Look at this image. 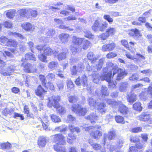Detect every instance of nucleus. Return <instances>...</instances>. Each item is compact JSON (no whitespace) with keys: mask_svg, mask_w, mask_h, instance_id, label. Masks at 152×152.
<instances>
[{"mask_svg":"<svg viewBox=\"0 0 152 152\" xmlns=\"http://www.w3.org/2000/svg\"><path fill=\"white\" fill-rule=\"evenodd\" d=\"M106 32L109 36H112L115 33V29L114 28L110 27L106 30Z\"/></svg>","mask_w":152,"mask_h":152,"instance_id":"nucleus-45","label":"nucleus"},{"mask_svg":"<svg viewBox=\"0 0 152 152\" xmlns=\"http://www.w3.org/2000/svg\"><path fill=\"white\" fill-rule=\"evenodd\" d=\"M116 132L114 130L108 132L107 138L109 140L114 139L116 136Z\"/></svg>","mask_w":152,"mask_h":152,"instance_id":"nucleus-36","label":"nucleus"},{"mask_svg":"<svg viewBox=\"0 0 152 152\" xmlns=\"http://www.w3.org/2000/svg\"><path fill=\"white\" fill-rule=\"evenodd\" d=\"M84 68V66L82 63L78 64L77 68V72H82Z\"/></svg>","mask_w":152,"mask_h":152,"instance_id":"nucleus-63","label":"nucleus"},{"mask_svg":"<svg viewBox=\"0 0 152 152\" xmlns=\"http://www.w3.org/2000/svg\"><path fill=\"white\" fill-rule=\"evenodd\" d=\"M102 96L105 97L109 96V93L108 91L107 88L105 87L103 88L101 90Z\"/></svg>","mask_w":152,"mask_h":152,"instance_id":"nucleus-50","label":"nucleus"},{"mask_svg":"<svg viewBox=\"0 0 152 152\" xmlns=\"http://www.w3.org/2000/svg\"><path fill=\"white\" fill-rule=\"evenodd\" d=\"M15 67L13 66H11L7 68V72L2 71L1 73L3 75H12V73L14 71Z\"/></svg>","mask_w":152,"mask_h":152,"instance_id":"nucleus-24","label":"nucleus"},{"mask_svg":"<svg viewBox=\"0 0 152 152\" xmlns=\"http://www.w3.org/2000/svg\"><path fill=\"white\" fill-rule=\"evenodd\" d=\"M106 104L104 103H101L98 105V110L101 113H105L106 109L105 108Z\"/></svg>","mask_w":152,"mask_h":152,"instance_id":"nucleus-34","label":"nucleus"},{"mask_svg":"<svg viewBox=\"0 0 152 152\" xmlns=\"http://www.w3.org/2000/svg\"><path fill=\"white\" fill-rule=\"evenodd\" d=\"M84 32L85 34L84 36L85 37L91 39L94 38V36L89 31L85 30L84 31Z\"/></svg>","mask_w":152,"mask_h":152,"instance_id":"nucleus-46","label":"nucleus"},{"mask_svg":"<svg viewBox=\"0 0 152 152\" xmlns=\"http://www.w3.org/2000/svg\"><path fill=\"white\" fill-rule=\"evenodd\" d=\"M68 128L69 131L72 133L76 132L77 133L80 132V128L77 127H74L73 126L70 125L68 126Z\"/></svg>","mask_w":152,"mask_h":152,"instance_id":"nucleus-41","label":"nucleus"},{"mask_svg":"<svg viewBox=\"0 0 152 152\" xmlns=\"http://www.w3.org/2000/svg\"><path fill=\"white\" fill-rule=\"evenodd\" d=\"M129 34L131 36L134 37H137L140 36V31L136 28L131 30L129 33Z\"/></svg>","mask_w":152,"mask_h":152,"instance_id":"nucleus-37","label":"nucleus"},{"mask_svg":"<svg viewBox=\"0 0 152 152\" xmlns=\"http://www.w3.org/2000/svg\"><path fill=\"white\" fill-rule=\"evenodd\" d=\"M44 55L48 56H50L53 54L55 51H53L52 50L48 47H45L44 48Z\"/></svg>","mask_w":152,"mask_h":152,"instance_id":"nucleus-33","label":"nucleus"},{"mask_svg":"<svg viewBox=\"0 0 152 152\" xmlns=\"http://www.w3.org/2000/svg\"><path fill=\"white\" fill-rule=\"evenodd\" d=\"M83 44L82 47V48L84 50H86L90 47L91 45L90 42L87 40L83 41Z\"/></svg>","mask_w":152,"mask_h":152,"instance_id":"nucleus-44","label":"nucleus"},{"mask_svg":"<svg viewBox=\"0 0 152 152\" xmlns=\"http://www.w3.org/2000/svg\"><path fill=\"white\" fill-rule=\"evenodd\" d=\"M53 140L54 142H58L61 145L66 144L65 137L62 134L59 133L53 135Z\"/></svg>","mask_w":152,"mask_h":152,"instance_id":"nucleus-8","label":"nucleus"},{"mask_svg":"<svg viewBox=\"0 0 152 152\" xmlns=\"http://www.w3.org/2000/svg\"><path fill=\"white\" fill-rule=\"evenodd\" d=\"M68 88L69 90L73 89L74 88V85L72 82L71 81H68L67 83Z\"/></svg>","mask_w":152,"mask_h":152,"instance_id":"nucleus-60","label":"nucleus"},{"mask_svg":"<svg viewBox=\"0 0 152 152\" xmlns=\"http://www.w3.org/2000/svg\"><path fill=\"white\" fill-rule=\"evenodd\" d=\"M47 90L44 89L41 85H39L35 91V95L38 96L42 100L44 99L45 95L47 93Z\"/></svg>","mask_w":152,"mask_h":152,"instance_id":"nucleus-9","label":"nucleus"},{"mask_svg":"<svg viewBox=\"0 0 152 152\" xmlns=\"http://www.w3.org/2000/svg\"><path fill=\"white\" fill-rule=\"evenodd\" d=\"M100 23L101 21L96 20L94 22L93 25L92 26V30L95 31H99L100 26Z\"/></svg>","mask_w":152,"mask_h":152,"instance_id":"nucleus-29","label":"nucleus"},{"mask_svg":"<svg viewBox=\"0 0 152 152\" xmlns=\"http://www.w3.org/2000/svg\"><path fill=\"white\" fill-rule=\"evenodd\" d=\"M44 77H42L40 79L42 85L48 91L51 92L55 91L56 88L54 85L50 81L46 83V80Z\"/></svg>","mask_w":152,"mask_h":152,"instance_id":"nucleus-7","label":"nucleus"},{"mask_svg":"<svg viewBox=\"0 0 152 152\" xmlns=\"http://www.w3.org/2000/svg\"><path fill=\"white\" fill-rule=\"evenodd\" d=\"M140 99L141 100H145L147 98L146 93L145 92L142 91L139 95Z\"/></svg>","mask_w":152,"mask_h":152,"instance_id":"nucleus-52","label":"nucleus"},{"mask_svg":"<svg viewBox=\"0 0 152 152\" xmlns=\"http://www.w3.org/2000/svg\"><path fill=\"white\" fill-rule=\"evenodd\" d=\"M130 141L132 142L135 143L140 142V140L137 136H131L130 137Z\"/></svg>","mask_w":152,"mask_h":152,"instance_id":"nucleus-48","label":"nucleus"},{"mask_svg":"<svg viewBox=\"0 0 152 152\" xmlns=\"http://www.w3.org/2000/svg\"><path fill=\"white\" fill-rule=\"evenodd\" d=\"M71 108L73 112L79 114L80 116L85 115L88 111L87 108L83 107L80 104H72Z\"/></svg>","mask_w":152,"mask_h":152,"instance_id":"nucleus-2","label":"nucleus"},{"mask_svg":"<svg viewBox=\"0 0 152 152\" xmlns=\"http://www.w3.org/2000/svg\"><path fill=\"white\" fill-rule=\"evenodd\" d=\"M98 118V116L95 115L94 113L90 114L86 117V119L89 120L91 123H95Z\"/></svg>","mask_w":152,"mask_h":152,"instance_id":"nucleus-21","label":"nucleus"},{"mask_svg":"<svg viewBox=\"0 0 152 152\" xmlns=\"http://www.w3.org/2000/svg\"><path fill=\"white\" fill-rule=\"evenodd\" d=\"M93 149L96 151H98L101 149L102 146L100 144L96 143H94L91 145Z\"/></svg>","mask_w":152,"mask_h":152,"instance_id":"nucleus-56","label":"nucleus"},{"mask_svg":"<svg viewBox=\"0 0 152 152\" xmlns=\"http://www.w3.org/2000/svg\"><path fill=\"white\" fill-rule=\"evenodd\" d=\"M84 40V39L83 38L78 37L75 36L73 37L72 44L70 47V50L74 54L77 52L79 46L81 45Z\"/></svg>","mask_w":152,"mask_h":152,"instance_id":"nucleus-3","label":"nucleus"},{"mask_svg":"<svg viewBox=\"0 0 152 152\" xmlns=\"http://www.w3.org/2000/svg\"><path fill=\"white\" fill-rule=\"evenodd\" d=\"M25 58L26 60H32L34 61H35L36 58L34 55L31 53H28L26 54L25 56Z\"/></svg>","mask_w":152,"mask_h":152,"instance_id":"nucleus-43","label":"nucleus"},{"mask_svg":"<svg viewBox=\"0 0 152 152\" xmlns=\"http://www.w3.org/2000/svg\"><path fill=\"white\" fill-rule=\"evenodd\" d=\"M45 55L44 53L42 54L39 56V58L40 61L47 62V61L46 60L47 57Z\"/></svg>","mask_w":152,"mask_h":152,"instance_id":"nucleus-64","label":"nucleus"},{"mask_svg":"<svg viewBox=\"0 0 152 152\" xmlns=\"http://www.w3.org/2000/svg\"><path fill=\"white\" fill-rule=\"evenodd\" d=\"M10 35H13L15 37H19L21 39L26 40V38L19 33H16L15 32H10Z\"/></svg>","mask_w":152,"mask_h":152,"instance_id":"nucleus-47","label":"nucleus"},{"mask_svg":"<svg viewBox=\"0 0 152 152\" xmlns=\"http://www.w3.org/2000/svg\"><path fill=\"white\" fill-rule=\"evenodd\" d=\"M138 120L142 122H147L148 124H152V114L143 112L139 115Z\"/></svg>","mask_w":152,"mask_h":152,"instance_id":"nucleus-6","label":"nucleus"},{"mask_svg":"<svg viewBox=\"0 0 152 152\" xmlns=\"http://www.w3.org/2000/svg\"><path fill=\"white\" fill-rule=\"evenodd\" d=\"M147 92V94L152 98V84H150L148 87Z\"/></svg>","mask_w":152,"mask_h":152,"instance_id":"nucleus-58","label":"nucleus"},{"mask_svg":"<svg viewBox=\"0 0 152 152\" xmlns=\"http://www.w3.org/2000/svg\"><path fill=\"white\" fill-rule=\"evenodd\" d=\"M22 65L23 66L24 71L26 72L30 73L36 72V68L32 66L30 63L25 64L23 63L22 64Z\"/></svg>","mask_w":152,"mask_h":152,"instance_id":"nucleus-12","label":"nucleus"},{"mask_svg":"<svg viewBox=\"0 0 152 152\" xmlns=\"http://www.w3.org/2000/svg\"><path fill=\"white\" fill-rule=\"evenodd\" d=\"M125 55L127 58L136 61H140L142 60L145 59L143 56L138 53H137L135 56H133L130 53L126 52Z\"/></svg>","mask_w":152,"mask_h":152,"instance_id":"nucleus-10","label":"nucleus"},{"mask_svg":"<svg viewBox=\"0 0 152 152\" xmlns=\"http://www.w3.org/2000/svg\"><path fill=\"white\" fill-rule=\"evenodd\" d=\"M131 131L133 133H137L142 131V128L141 127H137L132 129Z\"/></svg>","mask_w":152,"mask_h":152,"instance_id":"nucleus-55","label":"nucleus"},{"mask_svg":"<svg viewBox=\"0 0 152 152\" xmlns=\"http://www.w3.org/2000/svg\"><path fill=\"white\" fill-rule=\"evenodd\" d=\"M135 146L137 150L142 149L144 147L143 145L140 142L135 143Z\"/></svg>","mask_w":152,"mask_h":152,"instance_id":"nucleus-62","label":"nucleus"},{"mask_svg":"<svg viewBox=\"0 0 152 152\" xmlns=\"http://www.w3.org/2000/svg\"><path fill=\"white\" fill-rule=\"evenodd\" d=\"M75 83L78 86L81 84L84 87L87 86L88 83L87 77H82L81 78H80V77H78L76 79Z\"/></svg>","mask_w":152,"mask_h":152,"instance_id":"nucleus-11","label":"nucleus"},{"mask_svg":"<svg viewBox=\"0 0 152 152\" xmlns=\"http://www.w3.org/2000/svg\"><path fill=\"white\" fill-rule=\"evenodd\" d=\"M100 25L99 31H103L108 27V24L106 22L101 21V23Z\"/></svg>","mask_w":152,"mask_h":152,"instance_id":"nucleus-40","label":"nucleus"},{"mask_svg":"<svg viewBox=\"0 0 152 152\" xmlns=\"http://www.w3.org/2000/svg\"><path fill=\"white\" fill-rule=\"evenodd\" d=\"M141 103L140 102H137L133 105V109L135 110L140 112L142 109Z\"/></svg>","mask_w":152,"mask_h":152,"instance_id":"nucleus-25","label":"nucleus"},{"mask_svg":"<svg viewBox=\"0 0 152 152\" xmlns=\"http://www.w3.org/2000/svg\"><path fill=\"white\" fill-rule=\"evenodd\" d=\"M126 99L129 102L133 103L136 101L137 96L134 93H131L127 95Z\"/></svg>","mask_w":152,"mask_h":152,"instance_id":"nucleus-16","label":"nucleus"},{"mask_svg":"<svg viewBox=\"0 0 152 152\" xmlns=\"http://www.w3.org/2000/svg\"><path fill=\"white\" fill-rule=\"evenodd\" d=\"M51 119L53 122L54 123H59L61 121L60 117L54 114H53L50 115Z\"/></svg>","mask_w":152,"mask_h":152,"instance_id":"nucleus-38","label":"nucleus"},{"mask_svg":"<svg viewBox=\"0 0 152 152\" xmlns=\"http://www.w3.org/2000/svg\"><path fill=\"white\" fill-rule=\"evenodd\" d=\"M118 72L121 75L120 76L126 75L128 74L127 72L124 69H118Z\"/></svg>","mask_w":152,"mask_h":152,"instance_id":"nucleus-54","label":"nucleus"},{"mask_svg":"<svg viewBox=\"0 0 152 152\" xmlns=\"http://www.w3.org/2000/svg\"><path fill=\"white\" fill-rule=\"evenodd\" d=\"M58 64L56 61H52L48 64V67L51 69H54L58 65Z\"/></svg>","mask_w":152,"mask_h":152,"instance_id":"nucleus-51","label":"nucleus"},{"mask_svg":"<svg viewBox=\"0 0 152 152\" xmlns=\"http://www.w3.org/2000/svg\"><path fill=\"white\" fill-rule=\"evenodd\" d=\"M22 27L24 29L28 31H33L35 29V26L29 23H25L22 24Z\"/></svg>","mask_w":152,"mask_h":152,"instance_id":"nucleus-15","label":"nucleus"},{"mask_svg":"<svg viewBox=\"0 0 152 152\" xmlns=\"http://www.w3.org/2000/svg\"><path fill=\"white\" fill-rule=\"evenodd\" d=\"M95 128V126H90L85 127L84 129L86 131L89 132L90 136L91 137L95 140H99L102 136V132L98 130L101 128V126H98L97 127V129L92 130Z\"/></svg>","mask_w":152,"mask_h":152,"instance_id":"nucleus-1","label":"nucleus"},{"mask_svg":"<svg viewBox=\"0 0 152 152\" xmlns=\"http://www.w3.org/2000/svg\"><path fill=\"white\" fill-rule=\"evenodd\" d=\"M68 99L69 102L72 104L76 103L79 100L78 96L75 95H70Z\"/></svg>","mask_w":152,"mask_h":152,"instance_id":"nucleus-26","label":"nucleus"},{"mask_svg":"<svg viewBox=\"0 0 152 152\" xmlns=\"http://www.w3.org/2000/svg\"><path fill=\"white\" fill-rule=\"evenodd\" d=\"M103 72H104V74L103 76H112L113 75V76L117 72H118V70L114 69V68L112 69V71L110 72H109L108 73L106 72L107 71L106 69H104L103 70Z\"/></svg>","mask_w":152,"mask_h":152,"instance_id":"nucleus-28","label":"nucleus"},{"mask_svg":"<svg viewBox=\"0 0 152 152\" xmlns=\"http://www.w3.org/2000/svg\"><path fill=\"white\" fill-rule=\"evenodd\" d=\"M18 43L14 40L11 39H9L8 43L7 44V46H13L14 47H16L18 45Z\"/></svg>","mask_w":152,"mask_h":152,"instance_id":"nucleus-39","label":"nucleus"},{"mask_svg":"<svg viewBox=\"0 0 152 152\" xmlns=\"http://www.w3.org/2000/svg\"><path fill=\"white\" fill-rule=\"evenodd\" d=\"M55 108L56 109L60 114H63L66 112L64 107L61 106L60 104L59 105V106H58L57 107Z\"/></svg>","mask_w":152,"mask_h":152,"instance_id":"nucleus-49","label":"nucleus"},{"mask_svg":"<svg viewBox=\"0 0 152 152\" xmlns=\"http://www.w3.org/2000/svg\"><path fill=\"white\" fill-rule=\"evenodd\" d=\"M118 111L124 115H127L129 112V108L123 104H121L119 105Z\"/></svg>","mask_w":152,"mask_h":152,"instance_id":"nucleus-13","label":"nucleus"},{"mask_svg":"<svg viewBox=\"0 0 152 152\" xmlns=\"http://www.w3.org/2000/svg\"><path fill=\"white\" fill-rule=\"evenodd\" d=\"M87 58L93 64L95 63L98 58L96 57L94 53L92 52H90L88 53Z\"/></svg>","mask_w":152,"mask_h":152,"instance_id":"nucleus-20","label":"nucleus"},{"mask_svg":"<svg viewBox=\"0 0 152 152\" xmlns=\"http://www.w3.org/2000/svg\"><path fill=\"white\" fill-rule=\"evenodd\" d=\"M15 11L14 10H8L7 12L6 16L9 18H12L15 15Z\"/></svg>","mask_w":152,"mask_h":152,"instance_id":"nucleus-42","label":"nucleus"},{"mask_svg":"<svg viewBox=\"0 0 152 152\" xmlns=\"http://www.w3.org/2000/svg\"><path fill=\"white\" fill-rule=\"evenodd\" d=\"M55 56L58 57V59L59 60L65 59L66 58V53L65 52H61L59 53L58 52L55 51L53 53Z\"/></svg>","mask_w":152,"mask_h":152,"instance_id":"nucleus-23","label":"nucleus"},{"mask_svg":"<svg viewBox=\"0 0 152 152\" xmlns=\"http://www.w3.org/2000/svg\"><path fill=\"white\" fill-rule=\"evenodd\" d=\"M76 135L73 133H69L68 134V137L66 139L67 142L70 144H71L75 141L76 140Z\"/></svg>","mask_w":152,"mask_h":152,"instance_id":"nucleus-22","label":"nucleus"},{"mask_svg":"<svg viewBox=\"0 0 152 152\" xmlns=\"http://www.w3.org/2000/svg\"><path fill=\"white\" fill-rule=\"evenodd\" d=\"M106 102L108 104L110 105L112 107L117 106L121 103V102H117L115 100H113L110 99H107L106 100Z\"/></svg>","mask_w":152,"mask_h":152,"instance_id":"nucleus-35","label":"nucleus"},{"mask_svg":"<svg viewBox=\"0 0 152 152\" xmlns=\"http://www.w3.org/2000/svg\"><path fill=\"white\" fill-rule=\"evenodd\" d=\"M61 145L58 143H56L54 145L53 148L55 151L57 152H66V150L65 147L61 146Z\"/></svg>","mask_w":152,"mask_h":152,"instance_id":"nucleus-17","label":"nucleus"},{"mask_svg":"<svg viewBox=\"0 0 152 152\" xmlns=\"http://www.w3.org/2000/svg\"><path fill=\"white\" fill-rule=\"evenodd\" d=\"M100 77V78L102 80H105L107 82L109 83V87L111 88H115L116 85L113 83V81L112 79L113 78V77H104V79H102V77Z\"/></svg>","mask_w":152,"mask_h":152,"instance_id":"nucleus-14","label":"nucleus"},{"mask_svg":"<svg viewBox=\"0 0 152 152\" xmlns=\"http://www.w3.org/2000/svg\"><path fill=\"white\" fill-rule=\"evenodd\" d=\"M9 39L4 36H2L0 38V41L3 44L7 46Z\"/></svg>","mask_w":152,"mask_h":152,"instance_id":"nucleus-57","label":"nucleus"},{"mask_svg":"<svg viewBox=\"0 0 152 152\" xmlns=\"http://www.w3.org/2000/svg\"><path fill=\"white\" fill-rule=\"evenodd\" d=\"M121 43L122 45L124 46L126 48L129 50H131V49L129 47L128 42L127 40L124 39L121 40Z\"/></svg>","mask_w":152,"mask_h":152,"instance_id":"nucleus-59","label":"nucleus"},{"mask_svg":"<svg viewBox=\"0 0 152 152\" xmlns=\"http://www.w3.org/2000/svg\"><path fill=\"white\" fill-rule=\"evenodd\" d=\"M104 61V58H102L100 59L97 64H96V69H95L94 72H96V70H100L102 68V66Z\"/></svg>","mask_w":152,"mask_h":152,"instance_id":"nucleus-32","label":"nucleus"},{"mask_svg":"<svg viewBox=\"0 0 152 152\" xmlns=\"http://www.w3.org/2000/svg\"><path fill=\"white\" fill-rule=\"evenodd\" d=\"M115 119L116 122L119 124H124L125 121L124 120V117L120 115H117L115 116Z\"/></svg>","mask_w":152,"mask_h":152,"instance_id":"nucleus-30","label":"nucleus"},{"mask_svg":"<svg viewBox=\"0 0 152 152\" xmlns=\"http://www.w3.org/2000/svg\"><path fill=\"white\" fill-rule=\"evenodd\" d=\"M46 142V138L43 136L39 137L37 141V144L39 148L45 146Z\"/></svg>","mask_w":152,"mask_h":152,"instance_id":"nucleus-18","label":"nucleus"},{"mask_svg":"<svg viewBox=\"0 0 152 152\" xmlns=\"http://www.w3.org/2000/svg\"><path fill=\"white\" fill-rule=\"evenodd\" d=\"M58 37L62 42L65 43L68 42L69 36L67 34L62 33L59 35Z\"/></svg>","mask_w":152,"mask_h":152,"instance_id":"nucleus-19","label":"nucleus"},{"mask_svg":"<svg viewBox=\"0 0 152 152\" xmlns=\"http://www.w3.org/2000/svg\"><path fill=\"white\" fill-rule=\"evenodd\" d=\"M44 31L47 36L50 37L53 36L55 33V31L51 28L49 29L47 28H45L44 29Z\"/></svg>","mask_w":152,"mask_h":152,"instance_id":"nucleus-27","label":"nucleus"},{"mask_svg":"<svg viewBox=\"0 0 152 152\" xmlns=\"http://www.w3.org/2000/svg\"><path fill=\"white\" fill-rule=\"evenodd\" d=\"M23 110V113L26 115L27 118H34L38 113V110L37 107L33 108V112L31 113L28 106L26 104L24 105Z\"/></svg>","mask_w":152,"mask_h":152,"instance_id":"nucleus-5","label":"nucleus"},{"mask_svg":"<svg viewBox=\"0 0 152 152\" xmlns=\"http://www.w3.org/2000/svg\"><path fill=\"white\" fill-rule=\"evenodd\" d=\"M117 54L114 52H110L106 55L107 57L108 58H111L117 56Z\"/></svg>","mask_w":152,"mask_h":152,"instance_id":"nucleus-61","label":"nucleus"},{"mask_svg":"<svg viewBox=\"0 0 152 152\" xmlns=\"http://www.w3.org/2000/svg\"><path fill=\"white\" fill-rule=\"evenodd\" d=\"M0 146L3 150L9 149L12 147L11 143L8 142H2L0 143Z\"/></svg>","mask_w":152,"mask_h":152,"instance_id":"nucleus-31","label":"nucleus"},{"mask_svg":"<svg viewBox=\"0 0 152 152\" xmlns=\"http://www.w3.org/2000/svg\"><path fill=\"white\" fill-rule=\"evenodd\" d=\"M109 37L108 34L106 32L105 33H102L99 36V38L102 40H106Z\"/></svg>","mask_w":152,"mask_h":152,"instance_id":"nucleus-53","label":"nucleus"},{"mask_svg":"<svg viewBox=\"0 0 152 152\" xmlns=\"http://www.w3.org/2000/svg\"><path fill=\"white\" fill-rule=\"evenodd\" d=\"M48 106L49 107H53L56 108L60 104L59 102L61 101V97L58 95H53L48 98Z\"/></svg>","mask_w":152,"mask_h":152,"instance_id":"nucleus-4","label":"nucleus"}]
</instances>
